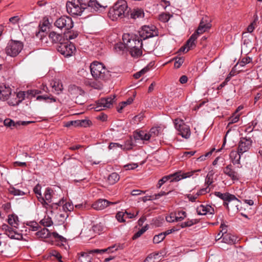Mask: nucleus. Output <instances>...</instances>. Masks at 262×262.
Returning a JSON list of instances; mask_svg holds the SVG:
<instances>
[{"label":"nucleus","instance_id":"33","mask_svg":"<svg viewBox=\"0 0 262 262\" xmlns=\"http://www.w3.org/2000/svg\"><path fill=\"white\" fill-rule=\"evenodd\" d=\"M51 85L52 88L55 89V91L58 93V92H61L63 89L61 82L59 80L53 81L51 83Z\"/></svg>","mask_w":262,"mask_h":262},{"label":"nucleus","instance_id":"10","mask_svg":"<svg viewBox=\"0 0 262 262\" xmlns=\"http://www.w3.org/2000/svg\"><path fill=\"white\" fill-rule=\"evenodd\" d=\"M176 129L179 132V134L183 138L188 139L191 135L190 127L186 125L181 119H176L174 121Z\"/></svg>","mask_w":262,"mask_h":262},{"label":"nucleus","instance_id":"21","mask_svg":"<svg viewBox=\"0 0 262 262\" xmlns=\"http://www.w3.org/2000/svg\"><path fill=\"white\" fill-rule=\"evenodd\" d=\"M223 172L232 180H237L238 179L237 173L233 169L232 166L231 164L225 167L223 169Z\"/></svg>","mask_w":262,"mask_h":262},{"label":"nucleus","instance_id":"23","mask_svg":"<svg viewBox=\"0 0 262 262\" xmlns=\"http://www.w3.org/2000/svg\"><path fill=\"white\" fill-rule=\"evenodd\" d=\"M88 7L91 8L97 11L100 10V9H105L106 6L99 3L97 0H90L88 3Z\"/></svg>","mask_w":262,"mask_h":262},{"label":"nucleus","instance_id":"57","mask_svg":"<svg viewBox=\"0 0 262 262\" xmlns=\"http://www.w3.org/2000/svg\"><path fill=\"white\" fill-rule=\"evenodd\" d=\"M251 59L250 57H247L243 58L239 63V66L242 67L245 66L246 64L250 63Z\"/></svg>","mask_w":262,"mask_h":262},{"label":"nucleus","instance_id":"2","mask_svg":"<svg viewBox=\"0 0 262 262\" xmlns=\"http://www.w3.org/2000/svg\"><path fill=\"white\" fill-rule=\"evenodd\" d=\"M128 12V6L124 1H118L110 9L108 17L113 20L122 18L126 16Z\"/></svg>","mask_w":262,"mask_h":262},{"label":"nucleus","instance_id":"1","mask_svg":"<svg viewBox=\"0 0 262 262\" xmlns=\"http://www.w3.org/2000/svg\"><path fill=\"white\" fill-rule=\"evenodd\" d=\"M123 42L126 46V48L130 50L132 56L138 57L142 54L141 48L142 47V39L138 37H129L128 34H124L122 37Z\"/></svg>","mask_w":262,"mask_h":262},{"label":"nucleus","instance_id":"5","mask_svg":"<svg viewBox=\"0 0 262 262\" xmlns=\"http://www.w3.org/2000/svg\"><path fill=\"white\" fill-rule=\"evenodd\" d=\"M58 194H55V191L50 188H47L44 193V199L47 204L45 208L49 207H53V205L60 206L63 202V198H58Z\"/></svg>","mask_w":262,"mask_h":262},{"label":"nucleus","instance_id":"47","mask_svg":"<svg viewBox=\"0 0 262 262\" xmlns=\"http://www.w3.org/2000/svg\"><path fill=\"white\" fill-rule=\"evenodd\" d=\"M126 48V45L124 43H118L115 45L114 49L116 52H119L121 51H123L124 49Z\"/></svg>","mask_w":262,"mask_h":262},{"label":"nucleus","instance_id":"43","mask_svg":"<svg viewBox=\"0 0 262 262\" xmlns=\"http://www.w3.org/2000/svg\"><path fill=\"white\" fill-rule=\"evenodd\" d=\"M125 213L124 212L119 211L117 213L116 217L118 222L124 223L125 222Z\"/></svg>","mask_w":262,"mask_h":262},{"label":"nucleus","instance_id":"60","mask_svg":"<svg viewBox=\"0 0 262 262\" xmlns=\"http://www.w3.org/2000/svg\"><path fill=\"white\" fill-rule=\"evenodd\" d=\"M20 20V17L18 16H15L9 18V21L13 24L18 23Z\"/></svg>","mask_w":262,"mask_h":262},{"label":"nucleus","instance_id":"15","mask_svg":"<svg viewBox=\"0 0 262 262\" xmlns=\"http://www.w3.org/2000/svg\"><path fill=\"white\" fill-rule=\"evenodd\" d=\"M75 50L76 48L74 45L68 41L60 43L57 48L58 51L65 57L71 56Z\"/></svg>","mask_w":262,"mask_h":262},{"label":"nucleus","instance_id":"38","mask_svg":"<svg viewBox=\"0 0 262 262\" xmlns=\"http://www.w3.org/2000/svg\"><path fill=\"white\" fill-rule=\"evenodd\" d=\"M175 214H176V222L181 221L186 217V212L183 210L175 212Z\"/></svg>","mask_w":262,"mask_h":262},{"label":"nucleus","instance_id":"46","mask_svg":"<svg viewBox=\"0 0 262 262\" xmlns=\"http://www.w3.org/2000/svg\"><path fill=\"white\" fill-rule=\"evenodd\" d=\"M40 223L42 224L44 226L49 227L52 225L53 222L51 220V218L47 217L45 218L40 221Z\"/></svg>","mask_w":262,"mask_h":262},{"label":"nucleus","instance_id":"9","mask_svg":"<svg viewBox=\"0 0 262 262\" xmlns=\"http://www.w3.org/2000/svg\"><path fill=\"white\" fill-rule=\"evenodd\" d=\"M69 92L72 99L75 100V102L79 104L84 103V91L80 88L74 85H70L69 88Z\"/></svg>","mask_w":262,"mask_h":262},{"label":"nucleus","instance_id":"22","mask_svg":"<svg viewBox=\"0 0 262 262\" xmlns=\"http://www.w3.org/2000/svg\"><path fill=\"white\" fill-rule=\"evenodd\" d=\"M49 38L53 43H61L63 36L61 34L57 33L55 31H51L49 34Z\"/></svg>","mask_w":262,"mask_h":262},{"label":"nucleus","instance_id":"48","mask_svg":"<svg viewBox=\"0 0 262 262\" xmlns=\"http://www.w3.org/2000/svg\"><path fill=\"white\" fill-rule=\"evenodd\" d=\"M159 19L160 20L164 23H166L170 19V16L169 14L162 13L159 15Z\"/></svg>","mask_w":262,"mask_h":262},{"label":"nucleus","instance_id":"6","mask_svg":"<svg viewBox=\"0 0 262 262\" xmlns=\"http://www.w3.org/2000/svg\"><path fill=\"white\" fill-rule=\"evenodd\" d=\"M215 195L225 201L224 205L226 206L227 209L229 210V203H230L231 209L233 211H237L238 208V205L235 202H239V201L235 196V195L229 193H222L220 192H215Z\"/></svg>","mask_w":262,"mask_h":262},{"label":"nucleus","instance_id":"28","mask_svg":"<svg viewBox=\"0 0 262 262\" xmlns=\"http://www.w3.org/2000/svg\"><path fill=\"white\" fill-rule=\"evenodd\" d=\"M8 223L12 227L17 228L19 224L17 216L13 214L9 215L8 219Z\"/></svg>","mask_w":262,"mask_h":262},{"label":"nucleus","instance_id":"41","mask_svg":"<svg viewBox=\"0 0 262 262\" xmlns=\"http://www.w3.org/2000/svg\"><path fill=\"white\" fill-rule=\"evenodd\" d=\"M240 115L241 114H237L236 112H234L233 115L229 119V124L237 122L239 120Z\"/></svg>","mask_w":262,"mask_h":262},{"label":"nucleus","instance_id":"8","mask_svg":"<svg viewBox=\"0 0 262 262\" xmlns=\"http://www.w3.org/2000/svg\"><path fill=\"white\" fill-rule=\"evenodd\" d=\"M210 27L211 25L210 23L204 22L203 19H202L196 31L191 35L190 37L187 41V46L189 47L192 46L193 45L194 42H195V40L197 39L198 36L207 31L210 28Z\"/></svg>","mask_w":262,"mask_h":262},{"label":"nucleus","instance_id":"26","mask_svg":"<svg viewBox=\"0 0 262 262\" xmlns=\"http://www.w3.org/2000/svg\"><path fill=\"white\" fill-rule=\"evenodd\" d=\"M242 154L240 153L238 150H232L230 154V158L233 164H239V160L241 159V155Z\"/></svg>","mask_w":262,"mask_h":262},{"label":"nucleus","instance_id":"20","mask_svg":"<svg viewBox=\"0 0 262 262\" xmlns=\"http://www.w3.org/2000/svg\"><path fill=\"white\" fill-rule=\"evenodd\" d=\"M251 143L252 141L250 139L243 138L239 143L238 151L242 154L247 151L250 148Z\"/></svg>","mask_w":262,"mask_h":262},{"label":"nucleus","instance_id":"40","mask_svg":"<svg viewBox=\"0 0 262 262\" xmlns=\"http://www.w3.org/2000/svg\"><path fill=\"white\" fill-rule=\"evenodd\" d=\"M207 206L201 205L200 206L198 207L196 209V211L198 212V214L199 215H206V214H207Z\"/></svg>","mask_w":262,"mask_h":262},{"label":"nucleus","instance_id":"56","mask_svg":"<svg viewBox=\"0 0 262 262\" xmlns=\"http://www.w3.org/2000/svg\"><path fill=\"white\" fill-rule=\"evenodd\" d=\"M138 165L137 163H130L124 165V168L126 170H133L138 167Z\"/></svg>","mask_w":262,"mask_h":262},{"label":"nucleus","instance_id":"12","mask_svg":"<svg viewBox=\"0 0 262 262\" xmlns=\"http://www.w3.org/2000/svg\"><path fill=\"white\" fill-rule=\"evenodd\" d=\"M139 33L140 37L144 40L158 35L157 28L154 25L143 26Z\"/></svg>","mask_w":262,"mask_h":262},{"label":"nucleus","instance_id":"37","mask_svg":"<svg viewBox=\"0 0 262 262\" xmlns=\"http://www.w3.org/2000/svg\"><path fill=\"white\" fill-rule=\"evenodd\" d=\"M213 172L209 171L205 179V184L207 185V188L213 182Z\"/></svg>","mask_w":262,"mask_h":262},{"label":"nucleus","instance_id":"58","mask_svg":"<svg viewBox=\"0 0 262 262\" xmlns=\"http://www.w3.org/2000/svg\"><path fill=\"white\" fill-rule=\"evenodd\" d=\"M63 208L65 211H71L73 210V205L69 202L66 203Z\"/></svg>","mask_w":262,"mask_h":262},{"label":"nucleus","instance_id":"19","mask_svg":"<svg viewBox=\"0 0 262 262\" xmlns=\"http://www.w3.org/2000/svg\"><path fill=\"white\" fill-rule=\"evenodd\" d=\"M1 229L4 231L5 233L11 238L19 239L21 237V235L16 233L12 229V228L10 227L8 225L6 224H4L2 225Z\"/></svg>","mask_w":262,"mask_h":262},{"label":"nucleus","instance_id":"35","mask_svg":"<svg viewBox=\"0 0 262 262\" xmlns=\"http://www.w3.org/2000/svg\"><path fill=\"white\" fill-rule=\"evenodd\" d=\"M136 138H138L139 139H140L142 140L145 141H148L150 139L148 133H147L142 130L140 131L137 133Z\"/></svg>","mask_w":262,"mask_h":262},{"label":"nucleus","instance_id":"32","mask_svg":"<svg viewBox=\"0 0 262 262\" xmlns=\"http://www.w3.org/2000/svg\"><path fill=\"white\" fill-rule=\"evenodd\" d=\"M144 13L143 10L141 9H134L133 12L131 13V17L133 18L136 19L139 17H143Z\"/></svg>","mask_w":262,"mask_h":262},{"label":"nucleus","instance_id":"24","mask_svg":"<svg viewBox=\"0 0 262 262\" xmlns=\"http://www.w3.org/2000/svg\"><path fill=\"white\" fill-rule=\"evenodd\" d=\"M236 241V236L230 233L228 234H225L223 236V238L222 239L223 242L229 245L235 244Z\"/></svg>","mask_w":262,"mask_h":262},{"label":"nucleus","instance_id":"42","mask_svg":"<svg viewBox=\"0 0 262 262\" xmlns=\"http://www.w3.org/2000/svg\"><path fill=\"white\" fill-rule=\"evenodd\" d=\"M147 225L142 227L140 230H139L137 233H136L133 237V239H135L138 237H139L142 234H143L147 230Z\"/></svg>","mask_w":262,"mask_h":262},{"label":"nucleus","instance_id":"34","mask_svg":"<svg viewBox=\"0 0 262 262\" xmlns=\"http://www.w3.org/2000/svg\"><path fill=\"white\" fill-rule=\"evenodd\" d=\"M160 131V127H152L149 133V136L150 138H154L157 136H158L159 133Z\"/></svg>","mask_w":262,"mask_h":262},{"label":"nucleus","instance_id":"53","mask_svg":"<svg viewBox=\"0 0 262 262\" xmlns=\"http://www.w3.org/2000/svg\"><path fill=\"white\" fill-rule=\"evenodd\" d=\"M195 42H194L193 45L191 47H189V46H187V42H186V44L184 46L182 47L179 49V51L183 52H187L189 50H190L192 48H193V47H195Z\"/></svg>","mask_w":262,"mask_h":262},{"label":"nucleus","instance_id":"39","mask_svg":"<svg viewBox=\"0 0 262 262\" xmlns=\"http://www.w3.org/2000/svg\"><path fill=\"white\" fill-rule=\"evenodd\" d=\"M133 102L132 98H129L126 101L122 102L119 104V107L118 108V112H121V110L127 105L131 104Z\"/></svg>","mask_w":262,"mask_h":262},{"label":"nucleus","instance_id":"30","mask_svg":"<svg viewBox=\"0 0 262 262\" xmlns=\"http://www.w3.org/2000/svg\"><path fill=\"white\" fill-rule=\"evenodd\" d=\"M26 92H19L16 95L17 100L15 102H9V104L11 105H15L18 104L19 102H21L25 98Z\"/></svg>","mask_w":262,"mask_h":262},{"label":"nucleus","instance_id":"18","mask_svg":"<svg viewBox=\"0 0 262 262\" xmlns=\"http://www.w3.org/2000/svg\"><path fill=\"white\" fill-rule=\"evenodd\" d=\"M117 202H110L105 199H99L93 204V208L97 210H101L105 209L111 204H116Z\"/></svg>","mask_w":262,"mask_h":262},{"label":"nucleus","instance_id":"50","mask_svg":"<svg viewBox=\"0 0 262 262\" xmlns=\"http://www.w3.org/2000/svg\"><path fill=\"white\" fill-rule=\"evenodd\" d=\"M10 192L14 195H23L25 194V192L14 188H11Z\"/></svg>","mask_w":262,"mask_h":262},{"label":"nucleus","instance_id":"27","mask_svg":"<svg viewBox=\"0 0 262 262\" xmlns=\"http://www.w3.org/2000/svg\"><path fill=\"white\" fill-rule=\"evenodd\" d=\"M4 125L7 127H10L12 129L13 128H17L20 125L19 121L15 122L13 120L10 118H7L4 121Z\"/></svg>","mask_w":262,"mask_h":262},{"label":"nucleus","instance_id":"49","mask_svg":"<svg viewBox=\"0 0 262 262\" xmlns=\"http://www.w3.org/2000/svg\"><path fill=\"white\" fill-rule=\"evenodd\" d=\"M214 148H212L210 151L206 153L205 155L200 156L197 160L199 161H203L206 159V157L211 155L212 152L214 150Z\"/></svg>","mask_w":262,"mask_h":262},{"label":"nucleus","instance_id":"59","mask_svg":"<svg viewBox=\"0 0 262 262\" xmlns=\"http://www.w3.org/2000/svg\"><path fill=\"white\" fill-rule=\"evenodd\" d=\"M50 254L51 256L55 257L58 260V261L60 260V259L62 258L60 254L55 250L52 251L50 252Z\"/></svg>","mask_w":262,"mask_h":262},{"label":"nucleus","instance_id":"25","mask_svg":"<svg viewBox=\"0 0 262 262\" xmlns=\"http://www.w3.org/2000/svg\"><path fill=\"white\" fill-rule=\"evenodd\" d=\"M34 193L36 194L38 201L41 203L43 207H46V201L44 198L42 196L41 193V186L39 184H37L33 189Z\"/></svg>","mask_w":262,"mask_h":262},{"label":"nucleus","instance_id":"31","mask_svg":"<svg viewBox=\"0 0 262 262\" xmlns=\"http://www.w3.org/2000/svg\"><path fill=\"white\" fill-rule=\"evenodd\" d=\"M209 189H208V188L206 187L205 188L202 189L200 190L199 192H198L195 195H191V194H189L188 195V198L189 200L192 202L195 201L197 197L202 194L208 192L209 191Z\"/></svg>","mask_w":262,"mask_h":262},{"label":"nucleus","instance_id":"44","mask_svg":"<svg viewBox=\"0 0 262 262\" xmlns=\"http://www.w3.org/2000/svg\"><path fill=\"white\" fill-rule=\"evenodd\" d=\"M164 234L161 233L158 235H155L153 238V242L154 243L158 244L161 242L164 239Z\"/></svg>","mask_w":262,"mask_h":262},{"label":"nucleus","instance_id":"45","mask_svg":"<svg viewBox=\"0 0 262 262\" xmlns=\"http://www.w3.org/2000/svg\"><path fill=\"white\" fill-rule=\"evenodd\" d=\"M173 59L175 60L174 66L177 69L181 67L184 61V59L183 57H176Z\"/></svg>","mask_w":262,"mask_h":262},{"label":"nucleus","instance_id":"11","mask_svg":"<svg viewBox=\"0 0 262 262\" xmlns=\"http://www.w3.org/2000/svg\"><path fill=\"white\" fill-rule=\"evenodd\" d=\"M66 7L67 12L73 15H80L84 9L79 0H72L71 2H68Z\"/></svg>","mask_w":262,"mask_h":262},{"label":"nucleus","instance_id":"4","mask_svg":"<svg viewBox=\"0 0 262 262\" xmlns=\"http://www.w3.org/2000/svg\"><path fill=\"white\" fill-rule=\"evenodd\" d=\"M200 169L198 170H192L190 171L186 172H183L182 171H179L177 172H175L173 174H170L169 176H166L163 177L161 179H160L158 183L157 187L158 188H160L162 185L167 182L168 180H169L171 178H172V179L171 180V181H179L181 179H185L187 178H190L192 176H193L195 173L200 171Z\"/></svg>","mask_w":262,"mask_h":262},{"label":"nucleus","instance_id":"55","mask_svg":"<svg viewBox=\"0 0 262 262\" xmlns=\"http://www.w3.org/2000/svg\"><path fill=\"white\" fill-rule=\"evenodd\" d=\"M41 93V91L38 90H28L26 92V93L29 95H31L33 97L35 96V95L40 94Z\"/></svg>","mask_w":262,"mask_h":262},{"label":"nucleus","instance_id":"3","mask_svg":"<svg viewBox=\"0 0 262 262\" xmlns=\"http://www.w3.org/2000/svg\"><path fill=\"white\" fill-rule=\"evenodd\" d=\"M91 73L96 80L105 81L110 77L109 71L103 63L94 61L90 65Z\"/></svg>","mask_w":262,"mask_h":262},{"label":"nucleus","instance_id":"29","mask_svg":"<svg viewBox=\"0 0 262 262\" xmlns=\"http://www.w3.org/2000/svg\"><path fill=\"white\" fill-rule=\"evenodd\" d=\"M120 177L117 172H113L108 176L107 181L111 185H113L117 183Z\"/></svg>","mask_w":262,"mask_h":262},{"label":"nucleus","instance_id":"61","mask_svg":"<svg viewBox=\"0 0 262 262\" xmlns=\"http://www.w3.org/2000/svg\"><path fill=\"white\" fill-rule=\"evenodd\" d=\"M89 122L90 121L88 120H79V126L86 127Z\"/></svg>","mask_w":262,"mask_h":262},{"label":"nucleus","instance_id":"54","mask_svg":"<svg viewBox=\"0 0 262 262\" xmlns=\"http://www.w3.org/2000/svg\"><path fill=\"white\" fill-rule=\"evenodd\" d=\"M220 228L221 230L220 232L222 233V236H224L225 234L229 233H227V226L224 224V223H221Z\"/></svg>","mask_w":262,"mask_h":262},{"label":"nucleus","instance_id":"52","mask_svg":"<svg viewBox=\"0 0 262 262\" xmlns=\"http://www.w3.org/2000/svg\"><path fill=\"white\" fill-rule=\"evenodd\" d=\"M176 217V214H175V213H171L169 216L166 217V220L169 223L176 222L177 218Z\"/></svg>","mask_w":262,"mask_h":262},{"label":"nucleus","instance_id":"36","mask_svg":"<svg viewBox=\"0 0 262 262\" xmlns=\"http://www.w3.org/2000/svg\"><path fill=\"white\" fill-rule=\"evenodd\" d=\"M49 231L48 229L43 228L36 233V235L40 238H46L48 236Z\"/></svg>","mask_w":262,"mask_h":262},{"label":"nucleus","instance_id":"63","mask_svg":"<svg viewBox=\"0 0 262 262\" xmlns=\"http://www.w3.org/2000/svg\"><path fill=\"white\" fill-rule=\"evenodd\" d=\"M195 151H185L183 153V156H182L183 158L184 157H190L194 155L195 154Z\"/></svg>","mask_w":262,"mask_h":262},{"label":"nucleus","instance_id":"17","mask_svg":"<svg viewBox=\"0 0 262 262\" xmlns=\"http://www.w3.org/2000/svg\"><path fill=\"white\" fill-rule=\"evenodd\" d=\"M11 95L15 96V93L12 94L11 89L4 83H0V99L6 100Z\"/></svg>","mask_w":262,"mask_h":262},{"label":"nucleus","instance_id":"7","mask_svg":"<svg viewBox=\"0 0 262 262\" xmlns=\"http://www.w3.org/2000/svg\"><path fill=\"white\" fill-rule=\"evenodd\" d=\"M23 47L21 41L11 40L5 48V52L8 56L15 57L21 52Z\"/></svg>","mask_w":262,"mask_h":262},{"label":"nucleus","instance_id":"13","mask_svg":"<svg viewBox=\"0 0 262 262\" xmlns=\"http://www.w3.org/2000/svg\"><path fill=\"white\" fill-rule=\"evenodd\" d=\"M115 248V246L108 247V248L104 249H94L92 250L88 251L86 253H81L79 257V259L81 262H91V257L90 256V254L97 253L102 254L106 251L113 252H114L113 249Z\"/></svg>","mask_w":262,"mask_h":262},{"label":"nucleus","instance_id":"62","mask_svg":"<svg viewBox=\"0 0 262 262\" xmlns=\"http://www.w3.org/2000/svg\"><path fill=\"white\" fill-rule=\"evenodd\" d=\"M170 191L166 193L164 191H161L160 192L155 194L154 195H153V199H158L160 197L165 195L166 194H168Z\"/></svg>","mask_w":262,"mask_h":262},{"label":"nucleus","instance_id":"51","mask_svg":"<svg viewBox=\"0 0 262 262\" xmlns=\"http://www.w3.org/2000/svg\"><path fill=\"white\" fill-rule=\"evenodd\" d=\"M64 126L68 127H70L71 126H73L74 127H78L79 126V120L69 121L66 123Z\"/></svg>","mask_w":262,"mask_h":262},{"label":"nucleus","instance_id":"14","mask_svg":"<svg viewBox=\"0 0 262 262\" xmlns=\"http://www.w3.org/2000/svg\"><path fill=\"white\" fill-rule=\"evenodd\" d=\"M54 25L59 29L68 30L73 27V22L71 17L62 16L55 21Z\"/></svg>","mask_w":262,"mask_h":262},{"label":"nucleus","instance_id":"16","mask_svg":"<svg viewBox=\"0 0 262 262\" xmlns=\"http://www.w3.org/2000/svg\"><path fill=\"white\" fill-rule=\"evenodd\" d=\"M115 96L113 97H107L105 98H101L97 102V106L95 108L96 111H99L102 110H104L106 108H110L113 105L114 102Z\"/></svg>","mask_w":262,"mask_h":262},{"label":"nucleus","instance_id":"64","mask_svg":"<svg viewBox=\"0 0 262 262\" xmlns=\"http://www.w3.org/2000/svg\"><path fill=\"white\" fill-rule=\"evenodd\" d=\"M194 224L192 221H189L187 222H184L182 224L181 226L182 228L186 227H189Z\"/></svg>","mask_w":262,"mask_h":262}]
</instances>
